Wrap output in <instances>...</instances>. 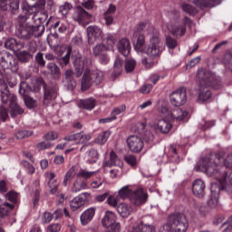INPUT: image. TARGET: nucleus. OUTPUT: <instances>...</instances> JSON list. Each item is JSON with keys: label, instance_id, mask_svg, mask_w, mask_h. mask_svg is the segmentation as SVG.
Masks as SVG:
<instances>
[{"label": "nucleus", "instance_id": "nucleus-1", "mask_svg": "<svg viewBox=\"0 0 232 232\" xmlns=\"http://www.w3.org/2000/svg\"><path fill=\"white\" fill-rule=\"evenodd\" d=\"M222 166L232 168V155H228L227 160H224V151L210 154L199 160L195 169L207 173L208 177H215L218 180L219 188L226 189L227 186H232V172L227 174Z\"/></svg>", "mask_w": 232, "mask_h": 232}, {"label": "nucleus", "instance_id": "nucleus-2", "mask_svg": "<svg viewBox=\"0 0 232 232\" xmlns=\"http://www.w3.org/2000/svg\"><path fill=\"white\" fill-rule=\"evenodd\" d=\"M137 32H146L147 35L150 36L149 44L146 46V37L144 34H139L134 49L138 53H146L150 59L160 57V53L164 52V44L160 39L159 31L155 29L148 22H140L136 26Z\"/></svg>", "mask_w": 232, "mask_h": 232}, {"label": "nucleus", "instance_id": "nucleus-3", "mask_svg": "<svg viewBox=\"0 0 232 232\" xmlns=\"http://www.w3.org/2000/svg\"><path fill=\"white\" fill-rule=\"evenodd\" d=\"M73 66H74V75L76 77H81L82 79V90H88L93 82L95 84H101L104 81V72L102 71H91L90 66H92V60L82 57L80 53L72 56Z\"/></svg>", "mask_w": 232, "mask_h": 232}, {"label": "nucleus", "instance_id": "nucleus-4", "mask_svg": "<svg viewBox=\"0 0 232 232\" xmlns=\"http://www.w3.org/2000/svg\"><path fill=\"white\" fill-rule=\"evenodd\" d=\"M197 77L198 79V83L196 87V91L198 92V102H206V101H209L213 95L209 90V86H213L215 90H218L220 85L213 84L215 75L213 72L208 70H198L197 72Z\"/></svg>", "mask_w": 232, "mask_h": 232}, {"label": "nucleus", "instance_id": "nucleus-5", "mask_svg": "<svg viewBox=\"0 0 232 232\" xmlns=\"http://www.w3.org/2000/svg\"><path fill=\"white\" fill-rule=\"evenodd\" d=\"M189 229V220L182 213L170 214L167 222L160 227L159 232H188Z\"/></svg>", "mask_w": 232, "mask_h": 232}, {"label": "nucleus", "instance_id": "nucleus-6", "mask_svg": "<svg viewBox=\"0 0 232 232\" xmlns=\"http://www.w3.org/2000/svg\"><path fill=\"white\" fill-rule=\"evenodd\" d=\"M158 111L160 113V117H165V119H169V121H176V122H187L188 119V115H189L188 111L182 110L180 108L169 111L164 104L159 105Z\"/></svg>", "mask_w": 232, "mask_h": 232}, {"label": "nucleus", "instance_id": "nucleus-7", "mask_svg": "<svg viewBox=\"0 0 232 232\" xmlns=\"http://www.w3.org/2000/svg\"><path fill=\"white\" fill-rule=\"evenodd\" d=\"M0 68L2 70H10L13 73L17 72L19 70V63L17 59L6 51L0 53Z\"/></svg>", "mask_w": 232, "mask_h": 232}, {"label": "nucleus", "instance_id": "nucleus-8", "mask_svg": "<svg viewBox=\"0 0 232 232\" xmlns=\"http://www.w3.org/2000/svg\"><path fill=\"white\" fill-rule=\"evenodd\" d=\"M102 224L105 228V232H121V223L117 222V216L115 213L108 210L105 212Z\"/></svg>", "mask_w": 232, "mask_h": 232}, {"label": "nucleus", "instance_id": "nucleus-9", "mask_svg": "<svg viewBox=\"0 0 232 232\" xmlns=\"http://www.w3.org/2000/svg\"><path fill=\"white\" fill-rule=\"evenodd\" d=\"M130 201L135 208H140L148 202V192L142 188H138L130 196Z\"/></svg>", "mask_w": 232, "mask_h": 232}, {"label": "nucleus", "instance_id": "nucleus-10", "mask_svg": "<svg viewBox=\"0 0 232 232\" xmlns=\"http://www.w3.org/2000/svg\"><path fill=\"white\" fill-rule=\"evenodd\" d=\"M22 10L24 12V14H28L29 15L34 14L33 16L34 23H37V21H39V23H44L46 19H48V14L37 13V10L40 9L35 6V5H30L27 3H24Z\"/></svg>", "mask_w": 232, "mask_h": 232}, {"label": "nucleus", "instance_id": "nucleus-11", "mask_svg": "<svg viewBox=\"0 0 232 232\" xmlns=\"http://www.w3.org/2000/svg\"><path fill=\"white\" fill-rule=\"evenodd\" d=\"M172 121L173 120L161 117L157 123H150V128L155 131H160V133L163 134L169 133V131H171V128H173V125L171 124Z\"/></svg>", "mask_w": 232, "mask_h": 232}, {"label": "nucleus", "instance_id": "nucleus-12", "mask_svg": "<svg viewBox=\"0 0 232 232\" xmlns=\"http://www.w3.org/2000/svg\"><path fill=\"white\" fill-rule=\"evenodd\" d=\"M72 19L75 23H79V24L86 26V24H90V23H92V14L86 12L82 7H78L72 14Z\"/></svg>", "mask_w": 232, "mask_h": 232}, {"label": "nucleus", "instance_id": "nucleus-13", "mask_svg": "<svg viewBox=\"0 0 232 232\" xmlns=\"http://www.w3.org/2000/svg\"><path fill=\"white\" fill-rule=\"evenodd\" d=\"M127 146L132 153H140L144 148V141L140 136L131 135L127 139Z\"/></svg>", "mask_w": 232, "mask_h": 232}, {"label": "nucleus", "instance_id": "nucleus-14", "mask_svg": "<svg viewBox=\"0 0 232 232\" xmlns=\"http://www.w3.org/2000/svg\"><path fill=\"white\" fill-rule=\"evenodd\" d=\"M188 101V96L186 94L185 89H179L170 94V103L172 106H184Z\"/></svg>", "mask_w": 232, "mask_h": 232}, {"label": "nucleus", "instance_id": "nucleus-15", "mask_svg": "<svg viewBox=\"0 0 232 232\" xmlns=\"http://www.w3.org/2000/svg\"><path fill=\"white\" fill-rule=\"evenodd\" d=\"M63 140H68L69 142H75V144H86V142L92 140V134L79 132L76 134L66 136L65 138H63Z\"/></svg>", "mask_w": 232, "mask_h": 232}, {"label": "nucleus", "instance_id": "nucleus-16", "mask_svg": "<svg viewBox=\"0 0 232 232\" xmlns=\"http://www.w3.org/2000/svg\"><path fill=\"white\" fill-rule=\"evenodd\" d=\"M90 197V194L88 192L82 193L77 197H75L71 202H70V208L72 211H77V209H81L84 204L88 202V198Z\"/></svg>", "mask_w": 232, "mask_h": 232}, {"label": "nucleus", "instance_id": "nucleus-17", "mask_svg": "<svg viewBox=\"0 0 232 232\" xmlns=\"http://www.w3.org/2000/svg\"><path fill=\"white\" fill-rule=\"evenodd\" d=\"M223 189L218 186V183H212L211 185V196L208 201V206L212 209H215L218 206V195H220V190Z\"/></svg>", "mask_w": 232, "mask_h": 232}, {"label": "nucleus", "instance_id": "nucleus-18", "mask_svg": "<svg viewBox=\"0 0 232 232\" xmlns=\"http://www.w3.org/2000/svg\"><path fill=\"white\" fill-rule=\"evenodd\" d=\"M87 35L90 44H93L97 39H102V29L97 25H90L87 27Z\"/></svg>", "mask_w": 232, "mask_h": 232}, {"label": "nucleus", "instance_id": "nucleus-19", "mask_svg": "<svg viewBox=\"0 0 232 232\" xmlns=\"http://www.w3.org/2000/svg\"><path fill=\"white\" fill-rule=\"evenodd\" d=\"M1 94H0V99L3 104H12L13 102H15L17 101V96H15L14 93L10 92L8 91V86L4 85L1 87Z\"/></svg>", "mask_w": 232, "mask_h": 232}, {"label": "nucleus", "instance_id": "nucleus-20", "mask_svg": "<svg viewBox=\"0 0 232 232\" xmlns=\"http://www.w3.org/2000/svg\"><path fill=\"white\" fill-rule=\"evenodd\" d=\"M16 36L19 39L27 41V39H32V25L30 24H21L16 30Z\"/></svg>", "mask_w": 232, "mask_h": 232}, {"label": "nucleus", "instance_id": "nucleus-21", "mask_svg": "<svg viewBox=\"0 0 232 232\" xmlns=\"http://www.w3.org/2000/svg\"><path fill=\"white\" fill-rule=\"evenodd\" d=\"M117 49L121 55L128 57L131 50V44H130V40H128V38H121L119 40L117 43Z\"/></svg>", "mask_w": 232, "mask_h": 232}, {"label": "nucleus", "instance_id": "nucleus-22", "mask_svg": "<svg viewBox=\"0 0 232 232\" xmlns=\"http://www.w3.org/2000/svg\"><path fill=\"white\" fill-rule=\"evenodd\" d=\"M206 189V184H204V181L202 179H196L192 183V192L195 197H198V198H202L205 195Z\"/></svg>", "mask_w": 232, "mask_h": 232}, {"label": "nucleus", "instance_id": "nucleus-23", "mask_svg": "<svg viewBox=\"0 0 232 232\" xmlns=\"http://www.w3.org/2000/svg\"><path fill=\"white\" fill-rule=\"evenodd\" d=\"M5 47L7 48V50H13V52H17L24 48V44L17 42L15 38H9L5 42Z\"/></svg>", "mask_w": 232, "mask_h": 232}, {"label": "nucleus", "instance_id": "nucleus-24", "mask_svg": "<svg viewBox=\"0 0 232 232\" xmlns=\"http://www.w3.org/2000/svg\"><path fill=\"white\" fill-rule=\"evenodd\" d=\"M93 217H95V208H91L86 209L80 217L82 226H87V224H90Z\"/></svg>", "mask_w": 232, "mask_h": 232}, {"label": "nucleus", "instance_id": "nucleus-25", "mask_svg": "<svg viewBox=\"0 0 232 232\" xmlns=\"http://www.w3.org/2000/svg\"><path fill=\"white\" fill-rule=\"evenodd\" d=\"M167 28L172 35H184L186 33V27L184 25H179V24L169 23L168 24Z\"/></svg>", "mask_w": 232, "mask_h": 232}, {"label": "nucleus", "instance_id": "nucleus-26", "mask_svg": "<svg viewBox=\"0 0 232 232\" xmlns=\"http://www.w3.org/2000/svg\"><path fill=\"white\" fill-rule=\"evenodd\" d=\"M117 211L119 215H121V217H122L123 218H128V217H130V215L133 213V207L126 203H121L117 207Z\"/></svg>", "mask_w": 232, "mask_h": 232}, {"label": "nucleus", "instance_id": "nucleus-27", "mask_svg": "<svg viewBox=\"0 0 232 232\" xmlns=\"http://www.w3.org/2000/svg\"><path fill=\"white\" fill-rule=\"evenodd\" d=\"M86 180L82 178H77L71 186L72 193H79V191H82V189H86Z\"/></svg>", "mask_w": 232, "mask_h": 232}, {"label": "nucleus", "instance_id": "nucleus-28", "mask_svg": "<svg viewBox=\"0 0 232 232\" xmlns=\"http://www.w3.org/2000/svg\"><path fill=\"white\" fill-rule=\"evenodd\" d=\"M97 105V102L93 98H90L87 100H80L78 102V107L82 108V110H89V111H92L93 108Z\"/></svg>", "mask_w": 232, "mask_h": 232}, {"label": "nucleus", "instance_id": "nucleus-29", "mask_svg": "<svg viewBox=\"0 0 232 232\" xmlns=\"http://www.w3.org/2000/svg\"><path fill=\"white\" fill-rule=\"evenodd\" d=\"M63 84L68 90H73V88H75L76 83L75 81H73V71H65V80L63 81Z\"/></svg>", "mask_w": 232, "mask_h": 232}, {"label": "nucleus", "instance_id": "nucleus-30", "mask_svg": "<svg viewBox=\"0 0 232 232\" xmlns=\"http://www.w3.org/2000/svg\"><path fill=\"white\" fill-rule=\"evenodd\" d=\"M103 168H113V166H121V160L115 154V152L111 151L109 160L103 162Z\"/></svg>", "mask_w": 232, "mask_h": 232}, {"label": "nucleus", "instance_id": "nucleus-31", "mask_svg": "<svg viewBox=\"0 0 232 232\" xmlns=\"http://www.w3.org/2000/svg\"><path fill=\"white\" fill-rule=\"evenodd\" d=\"M222 0H194V5L199 8H206L208 6L213 7L220 5Z\"/></svg>", "mask_w": 232, "mask_h": 232}, {"label": "nucleus", "instance_id": "nucleus-32", "mask_svg": "<svg viewBox=\"0 0 232 232\" xmlns=\"http://www.w3.org/2000/svg\"><path fill=\"white\" fill-rule=\"evenodd\" d=\"M10 115L13 119H15L17 115H23L24 113V110L17 104V101L9 103Z\"/></svg>", "mask_w": 232, "mask_h": 232}, {"label": "nucleus", "instance_id": "nucleus-33", "mask_svg": "<svg viewBox=\"0 0 232 232\" xmlns=\"http://www.w3.org/2000/svg\"><path fill=\"white\" fill-rule=\"evenodd\" d=\"M77 167L73 166L69 169V171L65 174L63 181V186L66 187L68 186L70 180L73 179V177H77Z\"/></svg>", "mask_w": 232, "mask_h": 232}, {"label": "nucleus", "instance_id": "nucleus-34", "mask_svg": "<svg viewBox=\"0 0 232 232\" xmlns=\"http://www.w3.org/2000/svg\"><path fill=\"white\" fill-rule=\"evenodd\" d=\"M133 193V190L130 188V185L122 187L119 191H118V197L121 198V200H126V198L130 199V197Z\"/></svg>", "mask_w": 232, "mask_h": 232}, {"label": "nucleus", "instance_id": "nucleus-35", "mask_svg": "<svg viewBox=\"0 0 232 232\" xmlns=\"http://www.w3.org/2000/svg\"><path fill=\"white\" fill-rule=\"evenodd\" d=\"M14 209V205L8 202H5L0 205V218H5V217H8L10 211Z\"/></svg>", "mask_w": 232, "mask_h": 232}, {"label": "nucleus", "instance_id": "nucleus-36", "mask_svg": "<svg viewBox=\"0 0 232 232\" xmlns=\"http://www.w3.org/2000/svg\"><path fill=\"white\" fill-rule=\"evenodd\" d=\"M110 135H111L110 130H105L100 133L95 139L96 144H100L101 146H102V144H106V142H108V139H110Z\"/></svg>", "mask_w": 232, "mask_h": 232}, {"label": "nucleus", "instance_id": "nucleus-37", "mask_svg": "<svg viewBox=\"0 0 232 232\" xmlns=\"http://www.w3.org/2000/svg\"><path fill=\"white\" fill-rule=\"evenodd\" d=\"M45 101H53V99H57V88H47L44 92Z\"/></svg>", "mask_w": 232, "mask_h": 232}, {"label": "nucleus", "instance_id": "nucleus-38", "mask_svg": "<svg viewBox=\"0 0 232 232\" xmlns=\"http://www.w3.org/2000/svg\"><path fill=\"white\" fill-rule=\"evenodd\" d=\"M88 159L87 162L89 164H95L97 160H99V152L95 149H92L89 151H87Z\"/></svg>", "mask_w": 232, "mask_h": 232}, {"label": "nucleus", "instance_id": "nucleus-39", "mask_svg": "<svg viewBox=\"0 0 232 232\" xmlns=\"http://www.w3.org/2000/svg\"><path fill=\"white\" fill-rule=\"evenodd\" d=\"M44 25H36L33 26L31 25V32H32V37H41L43 34H44Z\"/></svg>", "mask_w": 232, "mask_h": 232}, {"label": "nucleus", "instance_id": "nucleus-40", "mask_svg": "<svg viewBox=\"0 0 232 232\" xmlns=\"http://www.w3.org/2000/svg\"><path fill=\"white\" fill-rule=\"evenodd\" d=\"M135 66H137V61H135V59L126 60L124 63V69L126 73H131V72L135 70Z\"/></svg>", "mask_w": 232, "mask_h": 232}, {"label": "nucleus", "instance_id": "nucleus-41", "mask_svg": "<svg viewBox=\"0 0 232 232\" xmlns=\"http://www.w3.org/2000/svg\"><path fill=\"white\" fill-rule=\"evenodd\" d=\"M181 10L185 12V14H188V15H195V14L198 12L197 8L188 3L181 5Z\"/></svg>", "mask_w": 232, "mask_h": 232}, {"label": "nucleus", "instance_id": "nucleus-42", "mask_svg": "<svg viewBox=\"0 0 232 232\" xmlns=\"http://www.w3.org/2000/svg\"><path fill=\"white\" fill-rule=\"evenodd\" d=\"M72 8L73 5H72V4L65 2L63 5H60L59 14H61L62 15H68Z\"/></svg>", "mask_w": 232, "mask_h": 232}, {"label": "nucleus", "instance_id": "nucleus-43", "mask_svg": "<svg viewBox=\"0 0 232 232\" xmlns=\"http://www.w3.org/2000/svg\"><path fill=\"white\" fill-rule=\"evenodd\" d=\"M108 50H110V47L106 46L103 44H100L95 45V47L93 48V54L95 55V57L102 55L101 53H102V52H108Z\"/></svg>", "mask_w": 232, "mask_h": 232}, {"label": "nucleus", "instance_id": "nucleus-44", "mask_svg": "<svg viewBox=\"0 0 232 232\" xmlns=\"http://www.w3.org/2000/svg\"><path fill=\"white\" fill-rule=\"evenodd\" d=\"M122 72V59L117 58L114 62V72L113 75L115 77L119 76V74Z\"/></svg>", "mask_w": 232, "mask_h": 232}, {"label": "nucleus", "instance_id": "nucleus-45", "mask_svg": "<svg viewBox=\"0 0 232 232\" xmlns=\"http://www.w3.org/2000/svg\"><path fill=\"white\" fill-rule=\"evenodd\" d=\"M17 57L21 63H28V61H30L32 58V55L28 51H22L18 53Z\"/></svg>", "mask_w": 232, "mask_h": 232}, {"label": "nucleus", "instance_id": "nucleus-46", "mask_svg": "<svg viewBox=\"0 0 232 232\" xmlns=\"http://www.w3.org/2000/svg\"><path fill=\"white\" fill-rule=\"evenodd\" d=\"M21 165L23 166V168H24L25 171H27L29 175H34L35 173V168L34 167V165L30 164V162L26 160H22Z\"/></svg>", "mask_w": 232, "mask_h": 232}, {"label": "nucleus", "instance_id": "nucleus-47", "mask_svg": "<svg viewBox=\"0 0 232 232\" xmlns=\"http://www.w3.org/2000/svg\"><path fill=\"white\" fill-rule=\"evenodd\" d=\"M33 135H34V131L32 130H19L18 132H16L15 137L16 139L21 140L23 139L32 137Z\"/></svg>", "mask_w": 232, "mask_h": 232}, {"label": "nucleus", "instance_id": "nucleus-48", "mask_svg": "<svg viewBox=\"0 0 232 232\" xmlns=\"http://www.w3.org/2000/svg\"><path fill=\"white\" fill-rule=\"evenodd\" d=\"M104 184V178L98 176L91 183V188L92 189H98V188H101Z\"/></svg>", "mask_w": 232, "mask_h": 232}, {"label": "nucleus", "instance_id": "nucleus-49", "mask_svg": "<svg viewBox=\"0 0 232 232\" xmlns=\"http://www.w3.org/2000/svg\"><path fill=\"white\" fill-rule=\"evenodd\" d=\"M93 175H95V171H88L85 169H81L77 174V177L78 178L82 177V179H85V180H87L88 179H92Z\"/></svg>", "mask_w": 232, "mask_h": 232}, {"label": "nucleus", "instance_id": "nucleus-50", "mask_svg": "<svg viewBox=\"0 0 232 232\" xmlns=\"http://www.w3.org/2000/svg\"><path fill=\"white\" fill-rule=\"evenodd\" d=\"M71 53H72V50L68 49L66 51L65 55L61 58L60 65L62 66V68H64V66H67L68 63H70V55H71Z\"/></svg>", "mask_w": 232, "mask_h": 232}, {"label": "nucleus", "instance_id": "nucleus-51", "mask_svg": "<svg viewBox=\"0 0 232 232\" xmlns=\"http://www.w3.org/2000/svg\"><path fill=\"white\" fill-rule=\"evenodd\" d=\"M25 106L27 108H29L30 110H32L33 108H35V106H37V102L35 100H34V98H31L29 96H25L24 98Z\"/></svg>", "mask_w": 232, "mask_h": 232}, {"label": "nucleus", "instance_id": "nucleus-52", "mask_svg": "<svg viewBox=\"0 0 232 232\" xmlns=\"http://www.w3.org/2000/svg\"><path fill=\"white\" fill-rule=\"evenodd\" d=\"M124 160L130 166H137V164H139V160H137V157L135 155H127L124 157Z\"/></svg>", "mask_w": 232, "mask_h": 232}, {"label": "nucleus", "instance_id": "nucleus-53", "mask_svg": "<svg viewBox=\"0 0 232 232\" xmlns=\"http://www.w3.org/2000/svg\"><path fill=\"white\" fill-rule=\"evenodd\" d=\"M119 196H109L107 198V204L111 208H117L119 204Z\"/></svg>", "mask_w": 232, "mask_h": 232}, {"label": "nucleus", "instance_id": "nucleus-54", "mask_svg": "<svg viewBox=\"0 0 232 232\" xmlns=\"http://www.w3.org/2000/svg\"><path fill=\"white\" fill-rule=\"evenodd\" d=\"M47 69L51 72L52 75H59L60 73L59 66L53 63H48Z\"/></svg>", "mask_w": 232, "mask_h": 232}, {"label": "nucleus", "instance_id": "nucleus-55", "mask_svg": "<svg viewBox=\"0 0 232 232\" xmlns=\"http://www.w3.org/2000/svg\"><path fill=\"white\" fill-rule=\"evenodd\" d=\"M48 186L51 189L52 195H55V193H57V186H59V183H57V179L48 181Z\"/></svg>", "mask_w": 232, "mask_h": 232}, {"label": "nucleus", "instance_id": "nucleus-56", "mask_svg": "<svg viewBox=\"0 0 232 232\" xmlns=\"http://www.w3.org/2000/svg\"><path fill=\"white\" fill-rule=\"evenodd\" d=\"M141 63L147 70H150V68H153L155 66V62H153L152 59L143 58L141 60Z\"/></svg>", "mask_w": 232, "mask_h": 232}, {"label": "nucleus", "instance_id": "nucleus-57", "mask_svg": "<svg viewBox=\"0 0 232 232\" xmlns=\"http://www.w3.org/2000/svg\"><path fill=\"white\" fill-rule=\"evenodd\" d=\"M224 63L232 70V53L228 52L224 56Z\"/></svg>", "mask_w": 232, "mask_h": 232}, {"label": "nucleus", "instance_id": "nucleus-58", "mask_svg": "<svg viewBox=\"0 0 232 232\" xmlns=\"http://www.w3.org/2000/svg\"><path fill=\"white\" fill-rule=\"evenodd\" d=\"M6 200H9L10 202H13V204L17 203V193L14 191H11L5 195Z\"/></svg>", "mask_w": 232, "mask_h": 232}, {"label": "nucleus", "instance_id": "nucleus-59", "mask_svg": "<svg viewBox=\"0 0 232 232\" xmlns=\"http://www.w3.org/2000/svg\"><path fill=\"white\" fill-rule=\"evenodd\" d=\"M166 45L168 46V48H169L170 50H173V48H177V40L168 36L166 38Z\"/></svg>", "mask_w": 232, "mask_h": 232}, {"label": "nucleus", "instance_id": "nucleus-60", "mask_svg": "<svg viewBox=\"0 0 232 232\" xmlns=\"http://www.w3.org/2000/svg\"><path fill=\"white\" fill-rule=\"evenodd\" d=\"M124 111H126V106L121 105L114 108V110L111 111V115L112 117H117V115H121V113H124Z\"/></svg>", "mask_w": 232, "mask_h": 232}, {"label": "nucleus", "instance_id": "nucleus-61", "mask_svg": "<svg viewBox=\"0 0 232 232\" xmlns=\"http://www.w3.org/2000/svg\"><path fill=\"white\" fill-rule=\"evenodd\" d=\"M52 218H53V216L50 212H44L42 216V222L43 224H48L52 222Z\"/></svg>", "mask_w": 232, "mask_h": 232}, {"label": "nucleus", "instance_id": "nucleus-62", "mask_svg": "<svg viewBox=\"0 0 232 232\" xmlns=\"http://www.w3.org/2000/svg\"><path fill=\"white\" fill-rule=\"evenodd\" d=\"M58 137L59 133H57L56 131H51L44 136V139L45 140H55V139H58Z\"/></svg>", "mask_w": 232, "mask_h": 232}, {"label": "nucleus", "instance_id": "nucleus-63", "mask_svg": "<svg viewBox=\"0 0 232 232\" xmlns=\"http://www.w3.org/2000/svg\"><path fill=\"white\" fill-rule=\"evenodd\" d=\"M198 63H200V56L195 57L192 60H190L187 64V68H193L197 66Z\"/></svg>", "mask_w": 232, "mask_h": 232}, {"label": "nucleus", "instance_id": "nucleus-64", "mask_svg": "<svg viewBox=\"0 0 232 232\" xmlns=\"http://www.w3.org/2000/svg\"><path fill=\"white\" fill-rule=\"evenodd\" d=\"M61 231V225L53 224L47 227V232H59Z\"/></svg>", "mask_w": 232, "mask_h": 232}]
</instances>
